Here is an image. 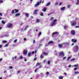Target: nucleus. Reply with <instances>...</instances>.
<instances>
[{
	"label": "nucleus",
	"mask_w": 79,
	"mask_h": 79,
	"mask_svg": "<svg viewBox=\"0 0 79 79\" xmlns=\"http://www.w3.org/2000/svg\"><path fill=\"white\" fill-rule=\"evenodd\" d=\"M68 27L67 25H64V27H63V28H64V30L67 29L68 28Z\"/></svg>",
	"instance_id": "1a4fd4ad"
},
{
	"label": "nucleus",
	"mask_w": 79,
	"mask_h": 79,
	"mask_svg": "<svg viewBox=\"0 0 79 79\" xmlns=\"http://www.w3.org/2000/svg\"><path fill=\"white\" fill-rule=\"evenodd\" d=\"M27 51L26 50H24L23 51V54L25 55L27 54Z\"/></svg>",
	"instance_id": "9d476101"
},
{
	"label": "nucleus",
	"mask_w": 79,
	"mask_h": 79,
	"mask_svg": "<svg viewBox=\"0 0 79 79\" xmlns=\"http://www.w3.org/2000/svg\"><path fill=\"white\" fill-rule=\"evenodd\" d=\"M41 67H42V66L41 65H40L39 66V67H38V68L40 69V68H41Z\"/></svg>",
	"instance_id": "ea45409f"
},
{
	"label": "nucleus",
	"mask_w": 79,
	"mask_h": 79,
	"mask_svg": "<svg viewBox=\"0 0 79 79\" xmlns=\"http://www.w3.org/2000/svg\"><path fill=\"white\" fill-rule=\"evenodd\" d=\"M53 19H54V18H53V17H52V18H50V21H52L53 20Z\"/></svg>",
	"instance_id": "c756f323"
},
{
	"label": "nucleus",
	"mask_w": 79,
	"mask_h": 79,
	"mask_svg": "<svg viewBox=\"0 0 79 79\" xmlns=\"http://www.w3.org/2000/svg\"><path fill=\"white\" fill-rule=\"evenodd\" d=\"M25 16L27 18H28L29 17V14H28V13H26V14H25Z\"/></svg>",
	"instance_id": "dca6fc26"
},
{
	"label": "nucleus",
	"mask_w": 79,
	"mask_h": 79,
	"mask_svg": "<svg viewBox=\"0 0 79 79\" xmlns=\"http://www.w3.org/2000/svg\"><path fill=\"white\" fill-rule=\"evenodd\" d=\"M70 58L71 57L70 56L69 57H68V58H67V61H69V59H70Z\"/></svg>",
	"instance_id": "7c9ffc66"
},
{
	"label": "nucleus",
	"mask_w": 79,
	"mask_h": 79,
	"mask_svg": "<svg viewBox=\"0 0 79 79\" xmlns=\"http://www.w3.org/2000/svg\"><path fill=\"white\" fill-rule=\"evenodd\" d=\"M59 35V32H55L53 33L52 34V36H53L54 35Z\"/></svg>",
	"instance_id": "6e6552de"
},
{
	"label": "nucleus",
	"mask_w": 79,
	"mask_h": 79,
	"mask_svg": "<svg viewBox=\"0 0 79 79\" xmlns=\"http://www.w3.org/2000/svg\"><path fill=\"white\" fill-rule=\"evenodd\" d=\"M79 4V0H77V2L76 3V5H78Z\"/></svg>",
	"instance_id": "a211bd4d"
},
{
	"label": "nucleus",
	"mask_w": 79,
	"mask_h": 79,
	"mask_svg": "<svg viewBox=\"0 0 79 79\" xmlns=\"http://www.w3.org/2000/svg\"><path fill=\"white\" fill-rule=\"evenodd\" d=\"M66 58V57H64L63 58V60H64V59H65Z\"/></svg>",
	"instance_id": "052dcab7"
},
{
	"label": "nucleus",
	"mask_w": 79,
	"mask_h": 79,
	"mask_svg": "<svg viewBox=\"0 0 79 79\" xmlns=\"http://www.w3.org/2000/svg\"><path fill=\"white\" fill-rule=\"evenodd\" d=\"M78 19V18H76L75 19V20L76 21Z\"/></svg>",
	"instance_id": "680f3d73"
},
{
	"label": "nucleus",
	"mask_w": 79,
	"mask_h": 79,
	"mask_svg": "<svg viewBox=\"0 0 79 79\" xmlns=\"http://www.w3.org/2000/svg\"><path fill=\"white\" fill-rule=\"evenodd\" d=\"M14 10L15 11V13H18L19 12V10H17L16 9H14Z\"/></svg>",
	"instance_id": "4468645a"
},
{
	"label": "nucleus",
	"mask_w": 79,
	"mask_h": 79,
	"mask_svg": "<svg viewBox=\"0 0 79 79\" xmlns=\"http://www.w3.org/2000/svg\"><path fill=\"white\" fill-rule=\"evenodd\" d=\"M50 63H51V62L50 61L48 60V62L47 63V64H50Z\"/></svg>",
	"instance_id": "c85d7f7f"
},
{
	"label": "nucleus",
	"mask_w": 79,
	"mask_h": 79,
	"mask_svg": "<svg viewBox=\"0 0 79 79\" xmlns=\"http://www.w3.org/2000/svg\"><path fill=\"white\" fill-rule=\"evenodd\" d=\"M33 44L35 43V40H33Z\"/></svg>",
	"instance_id": "a18cd8bd"
},
{
	"label": "nucleus",
	"mask_w": 79,
	"mask_h": 79,
	"mask_svg": "<svg viewBox=\"0 0 79 79\" xmlns=\"http://www.w3.org/2000/svg\"><path fill=\"white\" fill-rule=\"evenodd\" d=\"M49 74V73L48 72H47L46 75H48Z\"/></svg>",
	"instance_id": "13d9d810"
},
{
	"label": "nucleus",
	"mask_w": 79,
	"mask_h": 79,
	"mask_svg": "<svg viewBox=\"0 0 79 79\" xmlns=\"http://www.w3.org/2000/svg\"><path fill=\"white\" fill-rule=\"evenodd\" d=\"M41 64V63H36V65L39 66Z\"/></svg>",
	"instance_id": "393cba45"
},
{
	"label": "nucleus",
	"mask_w": 79,
	"mask_h": 79,
	"mask_svg": "<svg viewBox=\"0 0 79 79\" xmlns=\"http://www.w3.org/2000/svg\"><path fill=\"white\" fill-rule=\"evenodd\" d=\"M58 5V3L56 2L55 4V5Z\"/></svg>",
	"instance_id": "4d7b16f0"
},
{
	"label": "nucleus",
	"mask_w": 79,
	"mask_h": 79,
	"mask_svg": "<svg viewBox=\"0 0 79 79\" xmlns=\"http://www.w3.org/2000/svg\"><path fill=\"white\" fill-rule=\"evenodd\" d=\"M71 33L72 35H74L76 34L75 31L74 30H71Z\"/></svg>",
	"instance_id": "423d86ee"
},
{
	"label": "nucleus",
	"mask_w": 79,
	"mask_h": 79,
	"mask_svg": "<svg viewBox=\"0 0 79 79\" xmlns=\"http://www.w3.org/2000/svg\"><path fill=\"white\" fill-rule=\"evenodd\" d=\"M50 5H51V2H48V4L47 5V6H48Z\"/></svg>",
	"instance_id": "bb28decb"
},
{
	"label": "nucleus",
	"mask_w": 79,
	"mask_h": 79,
	"mask_svg": "<svg viewBox=\"0 0 79 79\" xmlns=\"http://www.w3.org/2000/svg\"><path fill=\"white\" fill-rule=\"evenodd\" d=\"M56 21H57L56 19H55V20H54L53 21L52 23H51V24H50V26H54V25H55V23H56Z\"/></svg>",
	"instance_id": "7ed1b4c3"
},
{
	"label": "nucleus",
	"mask_w": 79,
	"mask_h": 79,
	"mask_svg": "<svg viewBox=\"0 0 79 79\" xmlns=\"http://www.w3.org/2000/svg\"><path fill=\"white\" fill-rule=\"evenodd\" d=\"M79 72H74V74H77L79 73Z\"/></svg>",
	"instance_id": "c9c22d12"
},
{
	"label": "nucleus",
	"mask_w": 79,
	"mask_h": 79,
	"mask_svg": "<svg viewBox=\"0 0 79 79\" xmlns=\"http://www.w3.org/2000/svg\"><path fill=\"white\" fill-rule=\"evenodd\" d=\"M43 54L44 55V56H47L48 54V53L45 52H44L43 53Z\"/></svg>",
	"instance_id": "2eb2a0df"
},
{
	"label": "nucleus",
	"mask_w": 79,
	"mask_h": 79,
	"mask_svg": "<svg viewBox=\"0 0 79 79\" xmlns=\"http://www.w3.org/2000/svg\"><path fill=\"white\" fill-rule=\"evenodd\" d=\"M79 49V48L77 45L75 46L74 47V52H77Z\"/></svg>",
	"instance_id": "20e7f679"
},
{
	"label": "nucleus",
	"mask_w": 79,
	"mask_h": 79,
	"mask_svg": "<svg viewBox=\"0 0 79 79\" xmlns=\"http://www.w3.org/2000/svg\"><path fill=\"white\" fill-rule=\"evenodd\" d=\"M39 5V2H38L37 3L35 4V7H38V6Z\"/></svg>",
	"instance_id": "9b49d317"
},
{
	"label": "nucleus",
	"mask_w": 79,
	"mask_h": 79,
	"mask_svg": "<svg viewBox=\"0 0 79 79\" xmlns=\"http://www.w3.org/2000/svg\"><path fill=\"white\" fill-rule=\"evenodd\" d=\"M13 26V24L12 23H8V25H7L6 27L7 28H12Z\"/></svg>",
	"instance_id": "f03ea898"
},
{
	"label": "nucleus",
	"mask_w": 79,
	"mask_h": 79,
	"mask_svg": "<svg viewBox=\"0 0 79 79\" xmlns=\"http://www.w3.org/2000/svg\"><path fill=\"white\" fill-rule=\"evenodd\" d=\"M71 66V65H69L68 66V67L69 68Z\"/></svg>",
	"instance_id": "0e129e2a"
},
{
	"label": "nucleus",
	"mask_w": 79,
	"mask_h": 79,
	"mask_svg": "<svg viewBox=\"0 0 79 79\" xmlns=\"http://www.w3.org/2000/svg\"><path fill=\"white\" fill-rule=\"evenodd\" d=\"M46 10L47 9L46 8H44V9L43 10V11L45 12H46Z\"/></svg>",
	"instance_id": "5701e85b"
},
{
	"label": "nucleus",
	"mask_w": 79,
	"mask_h": 79,
	"mask_svg": "<svg viewBox=\"0 0 79 79\" xmlns=\"http://www.w3.org/2000/svg\"><path fill=\"white\" fill-rule=\"evenodd\" d=\"M2 15L1 13H0V16H2Z\"/></svg>",
	"instance_id": "69168bd1"
},
{
	"label": "nucleus",
	"mask_w": 79,
	"mask_h": 79,
	"mask_svg": "<svg viewBox=\"0 0 79 79\" xmlns=\"http://www.w3.org/2000/svg\"><path fill=\"white\" fill-rule=\"evenodd\" d=\"M59 79H63V77L62 76H60L59 77Z\"/></svg>",
	"instance_id": "473e14b6"
},
{
	"label": "nucleus",
	"mask_w": 79,
	"mask_h": 79,
	"mask_svg": "<svg viewBox=\"0 0 79 79\" xmlns=\"http://www.w3.org/2000/svg\"><path fill=\"white\" fill-rule=\"evenodd\" d=\"M36 60V58H35L34 59H33V60L34 61H35Z\"/></svg>",
	"instance_id": "de8ad7c7"
},
{
	"label": "nucleus",
	"mask_w": 79,
	"mask_h": 79,
	"mask_svg": "<svg viewBox=\"0 0 79 79\" xmlns=\"http://www.w3.org/2000/svg\"><path fill=\"white\" fill-rule=\"evenodd\" d=\"M42 1H40L39 2V4H40L41 2Z\"/></svg>",
	"instance_id": "e2e57ef3"
},
{
	"label": "nucleus",
	"mask_w": 79,
	"mask_h": 79,
	"mask_svg": "<svg viewBox=\"0 0 79 79\" xmlns=\"http://www.w3.org/2000/svg\"><path fill=\"white\" fill-rule=\"evenodd\" d=\"M8 46V44H5V45H4V47H7Z\"/></svg>",
	"instance_id": "4c0bfd02"
},
{
	"label": "nucleus",
	"mask_w": 79,
	"mask_h": 79,
	"mask_svg": "<svg viewBox=\"0 0 79 79\" xmlns=\"http://www.w3.org/2000/svg\"><path fill=\"white\" fill-rule=\"evenodd\" d=\"M15 13V10H13L12 11V14H14Z\"/></svg>",
	"instance_id": "72a5a7b5"
},
{
	"label": "nucleus",
	"mask_w": 79,
	"mask_h": 79,
	"mask_svg": "<svg viewBox=\"0 0 79 79\" xmlns=\"http://www.w3.org/2000/svg\"><path fill=\"white\" fill-rule=\"evenodd\" d=\"M16 41H17V40H15V41H14V42H16Z\"/></svg>",
	"instance_id": "bf43d9fd"
},
{
	"label": "nucleus",
	"mask_w": 79,
	"mask_h": 79,
	"mask_svg": "<svg viewBox=\"0 0 79 79\" xmlns=\"http://www.w3.org/2000/svg\"><path fill=\"white\" fill-rule=\"evenodd\" d=\"M67 8H69L70 7H69V5H67Z\"/></svg>",
	"instance_id": "6e6d98bb"
},
{
	"label": "nucleus",
	"mask_w": 79,
	"mask_h": 79,
	"mask_svg": "<svg viewBox=\"0 0 79 79\" xmlns=\"http://www.w3.org/2000/svg\"><path fill=\"white\" fill-rule=\"evenodd\" d=\"M27 40V39L26 38H24V40L26 41Z\"/></svg>",
	"instance_id": "864d4df0"
},
{
	"label": "nucleus",
	"mask_w": 79,
	"mask_h": 79,
	"mask_svg": "<svg viewBox=\"0 0 79 79\" xmlns=\"http://www.w3.org/2000/svg\"><path fill=\"white\" fill-rule=\"evenodd\" d=\"M77 68H74V71H76V70H77Z\"/></svg>",
	"instance_id": "49530a36"
},
{
	"label": "nucleus",
	"mask_w": 79,
	"mask_h": 79,
	"mask_svg": "<svg viewBox=\"0 0 79 79\" xmlns=\"http://www.w3.org/2000/svg\"><path fill=\"white\" fill-rule=\"evenodd\" d=\"M1 22L3 24H5V22H4L3 20Z\"/></svg>",
	"instance_id": "2f4dec72"
},
{
	"label": "nucleus",
	"mask_w": 79,
	"mask_h": 79,
	"mask_svg": "<svg viewBox=\"0 0 79 79\" xmlns=\"http://www.w3.org/2000/svg\"><path fill=\"white\" fill-rule=\"evenodd\" d=\"M75 60V59L73 58L71 59V61H74Z\"/></svg>",
	"instance_id": "e433bc0d"
},
{
	"label": "nucleus",
	"mask_w": 79,
	"mask_h": 79,
	"mask_svg": "<svg viewBox=\"0 0 79 79\" xmlns=\"http://www.w3.org/2000/svg\"><path fill=\"white\" fill-rule=\"evenodd\" d=\"M23 58V57H22V56H20L19 57L20 59H22Z\"/></svg>",
	"instance_id": "37998d69"
},
{
	"label": "nucleus",
	"mask_w": 79,
	"mask_h": 79,
	"mask_svg": "<svg viewBox=\"0 0 79 79\" xmlns=\"http://www.w3.org/2000/svg\"><path fill=\"white\" fill-rule=\"evenodd\" d=\"M75 28H79V26H76Z\"/></svg>",
	"instance_id": "5fc2aeb1"
},
{
	"label": "nucleus",
	"mask_w": 79,
	"mask_h": 79,
	"mask_svg": "<svg viewBox=\"0 0 79 79\" xmlns=\"http://www.w3.org/2000/svg\"><path fill=\"white\" fill-rule=\"evenodd\" d=\"M70 23H71V26H74L76 24V22L74 21H71L70 22Z\"/></svg>",
	"instance_id": "f257e3e1"
},
{
	"label": "nucleus",
	"mask_w": 79,
	"mask_h": 79,
	"mask_svg": "<svg viewBox=\"0 0 79 79\" xmlns=\"http://www.w3.org/2000/svg\"><path fill=\"white\" fill-rule=\"evenodd\" d=\"M36 53V50H35V51H33V52H31V54H34V53Z\"/></svg>",
	"instance_id": "b1692460"
},
{
	"label": "nucleus",
	"mask_w": 79,
	"mask_h": 79,
	"mask_svg": "<svg viewBox=\"0 0 79 79\" xmlns=\"http://www.w3.org/2000/svg\"><path fill=\"white\" fill-rule=\"evenodd\" d=\"M65 7H63L62 8H60V10H64V9H65Z\"/></svg>",
	"instance_id": "aec40b11"
},
{
	"label": "nucleus",
	"mask_w": 79,
	"mask_h": 79,
	"mask_svg": "<svg viewBox=\"0 0 79 79\" xmlns=\"http://www.w3.org/2000/svg\"><path fill=\"white\" fill-rule=\"evenodd\" d=\"M31 52H29L28 53V56L30 57V56H31Z\"/></svg>",
	"instance_id": "cd10ccee"
},
{
	"label": "nucleus",
	"mask_w": 79,
	"mask_h": 79,
	"mask_svg": "<svg viewBox=\"0 0 79 79\" xmlns=\"http://www.w3.org/2000/svg\"><path fill=\"white\" fill-rule=\"evenodd\" d=\"M24 60L25 61H27V59H26V58H24Z\"/></svg>",
	"instance_id": "3c124183"
},
{
	"label": "nucleus",
	"mask_w": 79,
	"mask_h": 79,
	"mask_svg": "<svg viewBox=\"0 0 79 79\" xmlns=\"http://www.w3.org/2000/svg\"><path fill=\"white\" fill-rule=\"evenodd\" d=\"M52 43H53V42L52 41H50L49 42H48V44H52Z\"/></svg>",
	"instance_id": "f3484780"
},
{
	"label": "nucleus",
	"mask_w": 79,
	"mask_h": 79,
	"mask_svg": "<svg viewBox=\"0 0 79 79\" xmlns=\"http://www.w3.org/2000/svg\"><path fill=\"white\" fill-rule=\"evenodd\" d=\"M40 16H44V14L43 13L41 12L40 13Z\"/></svg>",
	"instance_id": "a878e982"
},
{
	"label": "nucleus",
	"mask_w": 79,
	"mask_h": 79,
	"mask_svg": "<svg viewBox=\"0 0 79 79\" xmlns=\"http://www.w3.org/2000/svg\"><path fill=\"white\" fill-rule=\"evenodd\" d=\"M2 45H0V48H2Z\"/></svg>",
	"instance_id": "338daca9"
},
{
	"label": "nucleus",
	"mask_w": 79,
	"mask_h": 79,
	"mask_svg": "<svg viewBox=\"0 0 79 79\" xmlns=\"http://www.w3.org/2000/svg\"><path fill=\"white\" fill-rule=\"evenodd\" d=\"M40 21V19H36V23H39Z\"/></svg>",
	"instance_id": "6ab92c4d"
},
{
	"label": "nucleus",
	"mask_w": 79,
	"mask_h": 79,
	"mask_svg": "<svg viewBox=\"0 0 79 79\" xmlns=\"http://www.w3.org/2000/svg\"><path fill=\"white\" fill-rule=\"evenodd\" d=\"M62 4V2H60L59 5L61 6Z\"/></svg>",
	"instance_id": "8fccbe9b"
},
{
	"label": "nucleus",
	"mask_w": 79,
	"mask_h": 79,
	"mask_svg": "<svg viewBox=\"0 0 79 79\" xmlns=\"http://www.w3.org/2000/svg\"><path fill=\"white\" fill-rule=\"evenodd\" d=\"M74 66L75 67H77V66H78V64L74 65Z\"/></svg>",
	"instance_id": "c03bdc74"
},
{
	"label": "nucleus",
	"mask_w": 79,
	"mask_h": 79,
	"mask_svg": "<svg viewBox=\"0 0 79 79\" xmlns=\"http://www.w3.org/2000/svg\"><path fill=\"white\" fill-rule=\"evenodd\" d=\"M59 48H62L63 47V45L62 44H59L58 45Z\"/></svg>",
	"instance_id": "f8f14e48"
},
{
	"label": "nucleus",
	"mask_w": 79,
	"mask_h": 79,
	"mask_svg": "<svg viewBox=\"0 0 79 79\" xmlns=\"http://www.w3.org/2000/svg\"><path fill=\"white\" fill-rule=\"evenodd\" d=\"M41 35V32H39V34H38V36H40Z\"/></svg>",
	"instance_id": "58836bf2"
},
{
	"label": "nucleus",
	"mask_w": 79,
	"mask_h": 79,
	"mask_svg": "<svg viewBox=\"0 0 79 79\" xmlns=\"http://www.w3.org/2000/svg\"><path fill=\"white\" fill-rule=\"evenodd\" d=\"M59 56L62 57H64V53L63 52H60L59 53Z\"/></svg>",
	"instance_id": "39448f33"
},
{
	"label": "nucleus",
	"mask_w": 79,
	"mask_h": 79,
	"mask_svg": "<svg viewBox=\"0 0 79 79\" xmlns=\"http://www.w3.org/2000/svg\"><path fill=\"white\" fill-rule=\"evenodd\" d=\"M36 70H35V73L37 72V70H38V69L36 68Z\"/></svg>",
	"instance_id": "79ce46f5"
},
{
	"label": "nucleus",
	"mask_w": 79,
	"mask_h": 79,
	"mask_svg": "<svg viewBox=\"0 0 79 79\" xmlns=\"http://www.w3.org/2000/svg\"><path fill=\"white\" fill-rule=\"evenodd\" d=\"M3 2V0H0V3H2Z\"/></svg>",
	"instance_id": "a19ab883"
},
{
	"label": "nucleus",
	"mask_w": 79,
	"mask_h": 79,
	"mask_svg": "<svg viewBox=\"0 0 79 79\" xmlns=\"http://www.w3.org/2000/svg\"><path fill=\"white\" fill-rule=\"evenodd\" d=\"M7 42V41L3 40L2 41V43H6Z\"/></svg>",
	"instance_id": "f704fd0d"
},
{
	"label": "nucleus",
	"mask_w": 79,
	"mask_h": 79,
	"mask_svg": "<svg viewBox=\"0 0 79 79\" xmlns=\"http://www.w3.org/2000/svg\"><path fill=\"white\" fill-rule=\"evenodd\" d=\"M9 69H12V67L10 66V67H9Z\"/></svg>",
	"instance_id": "09e8293b"
},
{
	"label": "nucleus",
	"mask_w": 79,
	"mask_h": 79,
	"mask_svg": "<svg viewBox=\"0 0 79 79\" xmlns=\"http://www.w3.org/2000/svg\"><path fill=\"white\" fill-rule=\"evenodd\" d=\"M44 56H43V55H41L40 56V58H42V59H43L44 58Z\"/></svg>",
	"instance_id": "4be33fe9"
},
{
	"label": "nucleus",
	"mask_w": 79,
	"mask_h": 79,
	"mask_svg": "<svg viewBox=\"0 0 79 79\" xmlns=\"http://www.w3.org/2000/svg\"><path fill=\"white\" fill-rule=\"evenodd\" d=\"M64 74L65 75V76H67V73H64Z\"/></svg>",
	"instance_id": "774afa93"
},
{
	"label": "nucleus",
	"mask_w": 79,
	"mask_h": 79,
	"mask_svg": "<svg viewBox=\"0 0 79 79\" xmlns=\"http://www.w3.org/2000/svg\"><path fill=\"white\" fill-rule=\"evenodd\" d=\"M38 10H35V13H34V14H37V12H38Z\"/></svg>",
	"instance_id": "412c9836"
},
{
	"label": "nucleus",
	"mask_w": 79,
	"mask_h": 79,
	"mask_svg": "<svg viewBox=\"0 0 79 79\" xmlns=\"http://www.w3.org/2000/svg\"><path fill=\"white\" fill-rule=\"evenodd\" d=\"M29 27V26H27L25 28V30H26L27 29V28Z\"/></svg>",
	"instance_id": "603ef678"
},
{
	"label": "nucleus",
	"mask_w": 79,
	"mask_h": 79,
	"mask_svg": "<svg viewBox=\"0 0 79 79\" xmlns=\"http://www.w3.org/2000/svg\"><path fill=\"white\" fill-rule=\"evenodd\" d=\"M71 41L73 43H76L77 42V40H75L74 39H72L71 40Z\"/></svg>",
	"instance_id": "0eeeda50"
},
{
	"label": "nucleus",
	"mask_w": 79,
	"mask_h": 79,
	"mask_svg": "<svg viewBox=\"0 0 79 79\" xmlns=\"http://www.w3.org/2000/svg\"><path fill=\"white\" fill-rule=\"evenodd\" d=\"M20 15V14L19 13H17V14H16L15 15V16L17 17Z\"/></svg>",
	"instance_id": "ddd939ff"
}]
</instances>
